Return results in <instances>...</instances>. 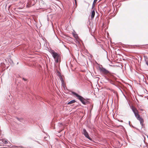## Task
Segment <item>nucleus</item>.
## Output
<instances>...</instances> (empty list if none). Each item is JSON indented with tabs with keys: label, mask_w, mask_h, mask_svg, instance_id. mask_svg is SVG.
I'll use <instances>...</instances> for the list:
<instances>
[{
	"label": "nucleus",
	"mask_w": 148,
	"mask_h": 148,
	"mask_svg": "<svg viewBox=\"0 0 148 148\" xmlns=\"http://www.w3.org/2000/svg\"><path fill=\"white\" fill-rule=\"evenodd\" d=\"M72 93L73 95L75 96L77 99L84 105H86L90 103L89 101H88V100H89L88 99H85L82 96L74 92H72Z\"/></svg>",
	"instance_id": "nucleus-1"
},
{
	"label": "nucleus",
	"mask_w": 148,
	"mask_h": 148,
	"mask_svg": "<svg viewBox=\"0 0 148 148\" xmlns=\"http://www.w3.org/2000/svg\"><path fill=\"white\" fill-rule=\"evenodd\" d=\"M99 69L100 71V73L102 75H106L108 74V76L109 77H110L112 76V73L110 71L106 70L104 68L100 67Z\"/></svg>",
	"instance_id": "nucleus-2"
},
{
	"label": "nucleus",
	"mask_w": 148,
	"mask_h": 148,
	"mask_svg": "<svg viewBox=\"0 0 148 148\" xmlns=\"http://www.w3.org/2000/svg\"><path fill=\"white\" fill-rule=\"evenodd\" d=\"M50 53L52 55L56 63H58L59 61V58L60 56L59 54L55 52L53 50H51Z\"/></svg>",
	"instance_id": "nucleus-3"
},
{
	"label": "nucleus",
	"mask_w": 148,
	"mask_h": 148,
	"mask_svg": "<svg viewBox=\"0 0 148 148\" xmlns=\"http://www.w3.org/2000/svg\"><path fill=\"white\" fill-rule=\"evenodd\" d=\"M82 134L85 136V137L89 139L90 141H92L93 140L89 136L88 132L85 128L83 129Z\"/></svg>",
	"instance_id": "nucleus-4"
},
{
	"label": "nucleus",
	"mask_w": 148,
	"mask_h": 148,
	"mask_svg": "<svg viewBox=\"0 0 148 148\" xmlns=\"http://www.w3.org/2000/svg\"><path fill=\"white\" fill-rule=\"evenodd\" d=\"M131 108L132 109V111L133 112L134 114L138 112L137 109L133 106H132Z\"/></svg>",
	"instance_id": "nucleus-5"
},
{
	"label": "nucleus",
	"mask_w": 148,
	"mask_h": 148,
	"mask_svg": "<svg viewBox=\"0 0 148 148\" xmlns=\"http://www.w3.org/2000/svg\"><path fill=\"white\" fill-rule=\"evenodd\" d=\"M95 9L92 10L91 11V19H92L94 17L95 12Z\"/></svg>",
	"instance_id": "nucleus-6"
},
{
	"label": "nucleus",
	"mask_w": 148,
	"mask_h": 148,
	"mask_svg": "<svg viewBox=\"0 0 148 148\" xmlns=\"http://www.w3.org/2000/svg\"><path fill=\"white\" fill-rule=\"evenodd\" d=\"M137 119L140 121V124L142 126H143L144 122V120L143 119L141 118V117H140L139 118H138Z\"/></svg>",
	"instance_id": "nucleus-7"
},
{
	"label": "nucleus",
	"mask_w": 148,
	"mask_h": 148,
	"mask_svg": "<svg viewBox=\"0 0 148 148\" xmlns=\"http://www.w3.org/2000/svg\"><path fill=\"white\" fill-rule=\"evenodd\" d=\"M75 102H76L75 100L74 99H73V100H72L70 101L69 102L67 103V104L68 105H69V104L73 103H74Z\"/></svg>",
	"instance_id": "nucleus-8"
},
{
	"label": "nucleus",
	"mask_w": 148,
	"mask_h": 148,
	"mask_svg": "<svg viewBox=\"0 0 148 148\" xmlns=\"http://www.w3.org/2000/svg\"><path fill=\"white\" fill-rule=\"evenodd\" d=\"M134 115L135 117L137 118V119L140 117L139 114H138V111L136 113H135Z\"/></svg>",
	"instance_id": "nucleus-9"
},
{
	"label": "nucleus",
	"mask_w": 148,
	"mask_h": 148,
	"mask_svg": "<svg viewBox=\"0 0 148 148\" xmlns=\"http://www.w3.org/2000/svg\"><path fill=\"white\" fill-rule=\"evenodd\" d=\"M73 37L76 39H78V36L77 34H75L73 33Z\"/></svg>",
	"instance_id": "nucleus-10"
},
{
	"label": "nucleus",
	"mask_w": 148,
	"mask_h": 148,
	"mask_svg": "<svg viewBox=\"0 0 148 148\" xmlns=\"http://www.w3.org/2000/svg\"><path fill=\"white\" fill-rule=\"evenodd\" d=\"M59 78H60V80L61 81V83L63 84L64 82V80L62 78V76H61V77H59Z\"/></svg>",
	"instance_id": "nucleus-11"
},
{
	"label": "nucleus",
	"mask_w": 148,
	"mask_h": 148,
	"mask_svg": "<svg viewBox=\"0 0 148 148\" xmlns=\"http://www.w3.org/2000/svg\"><path fill=\"white\" fill-rule=\"evenodd\" d=\"M8 140L7 139H5L3 140V142L5 144H7L8 143Z\"/></svg>",
	"instance_id": "nucleus-12"
},
{
	"label": "nucleus",
	"mask_w": 148,
	"mask_h": 148,
	"mask_svg": "<svg viewBox=\"0 0 148 148\" xmlns=\"http://www.w3.org/2000/svg\"><path fill=\"white\" fill-rule=\"evenodd\" d=\"M57 73L58 74V75L59 77H61L62 76L61 74L59 71H58L57 72Z\"/></svg>",
	"instance_id": "nucleus-13"
},
{
	"label": "nucleus",
	"mask_w": 148,
	"mask_h": 148,
	"mask_svg": "<svg viewBox=\"0 0 148 148\" xmlns=\"http://www.w3.org/2000/svg\"><path fill=\"white\" fill-rule=\"evenodd\" d=\"M105 78L108 81H112V80H111L109 78H108V77H107L106 76H105Z\"/></svg>",
	"instance_id": "nucleus-14"
},
{
	"label": "nucleus",
	"mask_w": 148,
	"mask_h": 148,
	"mask_svg": "<svg viewBox=\"0 0 148 148\" xmlns=\"http://www.w3.org/2000/svg\"><path fill=\"white\" fill-rule=\"evenodd\" d=\"M95 6V3H93L92 4V10H93L94 9V6Z\"/></svg>",
	"instance_id": "nucleus-15"
},
{
	"label": "nucleus",
	"mask_w": 148,
	"mask_h": 148,
	"mask_svg": "<svg viewBox=\"0 0 148 148\" xmlns=\"http://www.w3.org/2000/svg\"><path fill=\"white\" fill-rule=\"evenodd\" d=\"M17 120L18 121H21V120H23L22 119H19V118H17Z\"/></svg>",
	"instance_id": "nucleus-16"
},
{
	"label": "nucleus",
	"mask_w": 148,
	"mask_h": 148,
	"mask_svg": "<svg viewBox=\"0 0 148 148\" xmlns=\"http://www.w3.org/2000/svg\"><path fill=\"white\" fill-rule=\"evenodd\" d=\"M21 147V146H14L13 147L15 148Z\"/></svg>",
	"instance_id": "nucleus-17"
},
{
	"label": "nucleus",
	"mask_w": 148,
	"mask_h": 148,
	"mask_svg": "<svg viewBox=\"0 0 148 148\" xmlns=\"http://www.w3.org/2000/svg\"><path fill=\"white\" fill-rule=\"evenodd\" d=\"M62 86H63V87H64V86H65V84L64 83V82L63 84L62 83Z\"/></svg>",
	"instance_id": "nucleus-18"
},
{
	"label": "nucleus",
	"mask_w": 148,
	"mask_h": 148,
	"mask_svg": "<svg viewBox=\"0 0 148 148\" xmlns=\"http://www.w3.org/2000/svg\"><path fill=\"white\" fill-rule=\"evenodd\" d=\"M22 79H23V80H24V81H26V80H27V79H26L25 78H24V77H23V78H22Z\"/></svg>",
	"instance_id": "nucleus-19"
},
{
	"label": "nucleus",
	"mask_w": 148,
	"mask_h": 148,
	"mask_svg": "<svg viewBox=\"0 0 148 148\" xmlns=\"http://www.w3.org/2000/svg\"><path fill=\"white\" fill-rule=\"evenodd\" d=\"M97 0H94L93 3H95L97 1Z\"/></svg>",
	"instance_id": "nucleus-20"
},
{
	"label": "nucleus",
	"mask_w": 148,
	"mask_h": 148,
	"mask_svg": "<svg viewBox=\"0 0 148 148\" xmlns=\"http://www.w3.org/2000/svg\"><path fill=\"white\" fill-rule=\"evenodd\" d=\"M146 64L148 66V62L146 61Z\"/></svg>",
	"instance_id": "nucleus-21"
},
{
	"label": "nucleus",
	"mask_w": 148,
	"mask_h": 148,
	"mask_svg": "<svg viewBox=\"0 0 148 148\" xmlns=\"http://www.w3.org/2000/svg\"><path fill=\"white\" fill-rule=\"evenodd\" d=\"M129 125L130 126H131V125L130 124V121H129Z\"/></svg>",
	"instance_id": "nucleus-22"
},
{
	"label": "nucleus",
	"mask_w": 148,
	"mask_h": 148,
	"mask_svg": "<svg viewBox=\"0 0 148 148\" xmlns=\"http://www.w3.org/2000/svg\"><path fill=\"white\" fill-rule=\"evenodd\" d=\"M74 1H75V3L76 4V3H77V1H76V0H74Z\"/></svg>",
	"instance_id": "nucleus-23"
},
{
	"label": "nucleus",
	"mask_w": 148,
	"mask_h": 148,
	"mask_svg": "<svg viewBox=\"0 0 148 148\" xmlns=\"http://www.w3.org/2000/svg\"><path fill=\"white\" fill-rule=\"evenodd\" d=\"M142 77H143V79H144V76L143 75H142Z\"/></svg>",
	"instance_id": "nucleus-24"
},
{
	"label": "nucleus",
	"mask_w": 148,
	"mask_h": 148,
	"mask_svg": "<svg viewBox=\"0 0 148 148\" xmlns=\"http://www.w3.org/2000/svg\"><path fill=\"white\" fill-rule=\"evenodd\" d=\"M110 83H112V81H109Z\"/></svg>",
	"instance_id": "nucleus-25"
},
{
	"label": "nucleus",
	"mask_w": 148,
	"mask_h": 148,
	"mask_svg": "<svg viewBox=\"0 0 148 148\" xmlns=\"http://www.w3.org/2000/svg\"><path fill=\"white\" fill-rule=\"evenodd\" d=\"M136 100H137V101L138 102V99H137L136 98Z\"/></svg>",
	"instance_id": "nucleus-26"
},
{
	"label": "nucleus",
	"mask_w": 148,
	"mask_h": 148,
	"mask_svg": "<svg viewBox=\"0 0 148 148\" xmlns=\"http://www.w3.org/2000/svg\"><path fill=\"white\" fill-rule=\"evenodd\" d=\"M10 100H9V101H8V102H10Z\"/></svg>",
	"instance_id": "nucleus-27"
},
{
	"label": "nucleus",
	"mask_w": 148,
	"mask_h": 148,
	"mask_svg": "<svg viewBox=\"0 0 148 148\" xmlns=\"http://www.w3.org/2000/svg\"><path fill=\"white\" fill-rule=\"evenodd\" d=\"M97 78H98V80L99 79V78L98 77H97Z\"/></svg>",
	"instance_id": "nucleus-28"
},
{
	"label": "nucleus",
	"mask_w": 148,
	"mask_h": 148,
	"mask_svg": "<svg viewBox=\"0 0 148 148\" xmlns=\"http://www.w3.org/2000/svg\"><path fill=\"white\" fill-rule=\"evenodd\" d=\"M120 126H121L122 127H123V126H122L121 125H120Z\"/></svg>",
	"instance_id": "nucleus-29"
},
{
	"label": "nucleus",
	"mask_w": 148,
	"mask_h": 148,
	"mask_svg": "<svg viewBox=\"0 0 148 148\" xmlns=\"http://www.w3.org/2000/svg\"><path fill=\"white\" fill-rule=\"evenodd\" d=\"M121 122H123V121H122V120H121Z\"/></svg>",
	"instance_id": "nucleus-30"
},
{
	"label": "nucleus",
	"mask_w": 148,
	"mask_h": 148,
	"mask_svg": "<svg viewBox=\"0 0 148 148\" xmlns=\"http://www.w3.org/2000/svg\"><path fill=\"white\" fill-rule=\"evenodd\" d=\"M4 148H7L6 147H4Z\"/></svg>",
	"instance_id": "nucleus-31"
},
{
	"label": "nucleus",
	"mask_w": 148,
	"mask_h": 148,
	"mask_svg": "<svg viewBox=\"0 0 148 148\" xmlns=\"http://www.w3.org/2000/svg\"><path fill=\"white\" fill-rule=\"evenodd\" d=\"M132 126L133 127V125H132Z\"/></svg>",
	"instance_id": "nucleus-32"
},
{
	"label": "nucleus",
	"mask_w": 148,
	"mask_h": 148,
	"mask_svg": "<svg viewBox=\"0 0 148 148\" xmlns=\"http://www.w3.org/2000/svg\"><path fill=\"white\" fill-rule=\"evenodd\" d=\"M147 138H148V136H147Z\"/></svg>",
	"instance_id": "nucleus-33"
}]
</instances>
